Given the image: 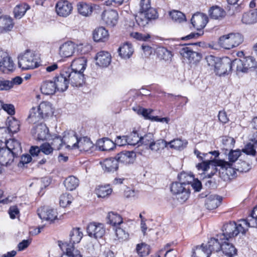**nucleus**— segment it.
Masks as SVG:
<instances>
[{
    "mask_svg": "<svg viewBox=\"0 0 257 257\" xmlns=\"http://www.w3.org/2000/svg\"><path fill=\"white\" fill-rule=\"evenodd\" d=\"M18 65L23 70L34 69L39 66L36 55L33 51L29 49L19 56Z\"/></svg>",
    "mask_w": 257,
    "mask_h": 257,
    "instance_id": "obj_5",
    "label": "nucleus"
},
{
    "mask_svg": "<svg viewBox=\"0 0 257 257\" xmlns=\"http://www.w3.org/2000/svg\"><path fill=\"white\" fill-rule=\"evenodd\" d=\"M101 167L105 172L111 173L116 171L118 168L117 161L115 158H109L100 162Z\"/></svg>",
    "mask_w": 257,
    "mask_h": 257,
    "instance_id": "obj_24",
    "label": "nucleus"
},
{
    "mask_svg": "<svg viewBox=\"0 0 257 257\" xmlns=\"http://www.w3.org/2000/svg\"><path fill=\"white\" fill-rule=\"evenodd\" d=\"M72 10V5L67 1L61 0L56 4V11L60 16L66 17L70 14Z\"/></svg>",
    "mask_w": 257,
    "mask_h": 257,
    "instance_id": "obj_19",
    "label": "nucleus"
},
{
    "mask_svg": "<svg viewBox=\"0 0 257 257\" xmlns=\"http://www.w3.org/2000/svg\"><path fill=\"white\" fill-rule=\"evenodd\" d=\"M103 21L109 27H112L117 24L118 14L116 11H105L102 14Z\"/></svg>",
    "mask_w": 257,
    "mask_h": 257,
    "instance_id": "obj_21",
    "label": "nucleus"
},
{
    "mask_svg": "<svg viewBox=\"0 0 257 257\" xmlns=\"http://www.w3.org/2000/svg\"><path fill=\"white\" fill-rule=\"evenodd\" d=\"M43 115H41L39 111L35 107H33L30 111L28 120L30 123L36 124L41 122L43 119Z\"/></svg>",
    "mask_w": 257,
    "mask_h": 257,
    "instance_id": "obj_38",
    "label": "nucleus"
},
{
    "mask_svg": "<svg viewBox=\"0 0 257 257\" xmlns=\"http://www.w3.org/2000/svg\"><path fill=\"white\" fill-rule=\"evenodd\" d=\"M77 7L78 13L84 17H89L91 15L94 10L91 4L85 2H79Z\"/></svg>",
    "mask_w": 257,
    "mask_h": 257,
    "instance_id": "obj_31",
    "label": "nucleus"
},
{
    "mask_svg": "<svg viewBox=\"0 0 257 257\" xmlns=\"http://www.w3.org/2000/svg\"><path fill=\"white\" fill-rule=\"evenodd\" d=\"M59 245L63 251L60 257H82L80 251L76 248L74 244L66 242Z\"/></svg>",
    "mask_w": 257,
    "mask_h": 257,
    "instance_id": "obj_15",
    "label": "nucleus"
},
{
    "mask_svg": "<svg viewBox=\"0 0 257 257\" xmlns=\"http://www.w3.org/2000/svg\"><path fill=\"white\" fill-rule=\"evenodd\" d=\"M11 134L7 127H0V141L3 142V139H4L6 144L8 141L11 140L10 139H8L11 136Z\"/></svg>",
    "mask_w": 257,
    "mask_h": 257,
    "instance_id": "obj_63",
    "label": "nucleus"
},
{
    "mask_svg": "<svg viewBox=\"0 0 257 257\" xmlns=\"http://www.w3.org/2000/svg\"><path fill=\"white\" fill-rule=\"evenodd\" d=\"M235 140L230 137L224 136L222 139V149L228 151L234 147Z\"/></svg>",
    "mask_w": 257,
    "mask_h": 257,
    "instance_id": "obj_46",
    "label": "nucleus"
},
{
    "mask_svg": "<svg viewBox=\"0 0 257 257\" xmlns=\"http://www.w3.org/2000/svg\"><path fill=\"white\" fill-rule=\"evenodd\" d=\"M170 16L175 22L181 23L186 21L185 15L178 11H173L170 12Z\"/></svg>",
    "mask_w": 257,
    "mask_h": 257,
    "instance_id": "obj_56",
    "label": "nucleus"
},
{
    "mask_svg": "<svg viewBox=\"0 0 257 257\" xmlns=\"http://www.w3.org/2000/svg\"><path fill=\"white\" fill-rule=\"evenodd\" d=\"M76 149L80 151L88 152L93 147V144L90 139L87 137L79 138Z\"/></svg>",
    "mask_w": 257,
    "mask_h": 257,
    "instance_id": "obj_33",
    "label": "nucleus"
},
{
    "mask_svg": "<svg viewBox=\"0 0 257 257\" xmlns=\"http://www.w3.org/2000/svg\"><path fill=\"white\" fill-rule=\"evenodd\" d=\"M76 45L71 42L68 41L62 44L59 49V54L62 58L71 57L74 53Z\"/></svg>",
    "mask_w": 257,
    "mask_h": 257,
    "instance_id": "obj_20",
    "label": "nucleus"
},
{
    "mask_svg": "<svg viewBox=\"0 0 257 257\" xmlns=\"http://www.w3.org/2000/svg\"><path fill=\"white\" fill-rule=\"evenodd\" d=\"M64 184L67 190L73 191L79 186V180L76 177L70 176L66 178Z\"/></svg>",
    "mask_w": 257,
    "mask_h": 257,
    "instance_id": "obj_36",
    "label": "nucleus"
},
{
    "mask_svg": "<svg viewBox=\"0 0 257 257\" xmlns=\"http://www.w3.org/2000/svg\"><path fill=\"white\" fill-rule=\"evenodd\" d=\"M14 27L13 20L10 16L2 15L0 9V33H6L11 31Z\"/></svg>",
    "mask_w": 257,
    "mask_h": 257,
    "instance_id": "obj_17",
    "label": "nucleus"
},
{
    "mask_svg": "<svg viewBox=\"0 0 257 257\" xmlns=\"http://www.w3.org/2000/svg\"><path fill=\"white\" fill-rule=\"evenodd\" d=\"M73 200V197L69 193H64L60 197V205L63 207H66L70 205Z\"/></svg>",
    "mask_w": 257,
    "mask_h": 257,
    "instance_id": "obj_54",
    "label": "nucleus"
},
{
    "mask_svg": "<svg viewBox=\"0 0 257 257\" xmlns=\"http://www.w3.org/2000/svg\"><path fill=\"white\" fill-rule=\"evenodd\" d=\"M154 135L152 133H148L143 136H140V144L147 146L150 148L151 144L154 141Z\"/></svg>",
    "mask_w": 257,
    "mask_h": 257,
    "instance_id": "obj_57",
    "label": "nucleus"
},
{
    "mask_svg": "<svg viewBox=\"0 0 257 257\" xmlns=\"http://www.w3.org/2000/svg\"><path fill=\"white\" fill-rule=\"evenodd\" d=\"M171 191L181 203H184L188 199L190 193V188L179 181L172 184Z\"/></svg>",
    "mask_w": 257,
    "mask_h": 257,
    "instance_id": "obj_7",
    "label": "nucleus"
},
{
    "mask_svg": "<svg viewBox=\"0 0 257 257\" xmlns=\"http://www.w3.org/2000/svg\"><path fill=\"white\" fill-rule=\"evenodd\" d=\"M14 64L8 53L0 48V70L4 73H8L14 70Z\"/></svg>",
    "mask_w": 257,
    "mask_h": 257,
    "instance_id": "obj_11",
    "label": "nucleus"
},
{
    "mask_svg": "<svg viewBox=\"0 0 257 257\" xmlns=\"http://www.w3.org/2000/svg\"><path fill=\"white\" fill-rule=\"evenodd\" d=\"M126 136L128 145L135 146L137 144H140L141 136H140L137 131H134L128 136Z\"/></svg>",
    "mask_w": 257,
    "mask_h": 257,
    "instance_id": "obj_52",
    "label": "nucleus"
},
{
    "mask_svg": "<svg viewBox=\"0 0 257 257\" xmlns=\"http://www.w3.org/2000/svg\"><path fill=\"white\" fill-rule=\"evenodd\" d=\"M229 153L228 154V157L229 162L228 163H230L232 164H234L236 161H237L238 157L241 155L240 150L239 149H237L235 150H233L232 149L228 151Z\"/></svg>",
    "mask_w": 257,
    "mask_h": 257,
    "instance_id": "obj_58",
    "label": "nucleus"
},
{
    "mask_svg": "<svg viewBox=\"0 0 257 257\" xmlns=\"http://www.w3.org/2000/svg\"><path fill=\"white\" fill-rule=\"evenodd\" d=\"M191 22L194 28L201 31L208 23V18L206 14L198 12L193 15Z\"/></svg>",
    "mask_w": 257,
    "mask_h": 257,
    "instance_id": "obj_14",
    "label": "nucleus"
},
{
    "mask_svg": "<svg viewBox=\"0 0 257 257\" xmlns=\"http://www.w3.org/2000/svg\"><path fill=\"white\" fill-rule=\"evenodd\" d=\"M179 181L190 188V184L194 181L193 175L185 172L179 174L178 176Z\"/></svg>",
    "mask_w": 257,
    "mask_h": 257,
    "instance_id": "obj_45",
    "label": "nucleus"
},
{
    "mask_svg": "<svg viewBox=\"0 0 257 257\" xmlns=\"http://www.w3.org/2000/svg\"><path fill=\"white\" fill-rule=\"evenodd\" d=\"M107 218L108 223L114 226L119 225L122 223L121 217L118 214L114 212H109Z\"/></svg>",
    "mask_w": 257,
    "mask_h": 257,
    "instance_id": "obj_43",
    "label": "nucleus"
},
{
    "mask_svg": "<svg viewBox=\"0 0 257 257\" xmlns=\"http://www.w3.org/2000/svg\"><path fill=\"white\" fill-rule=\"evenodd\" d=\"M41 115H43V118L45 119L53 113L51 104L47 101H43L41 102L38 108H36Z\"/></svg>",
    "mask_w": 257,
    "mask_h": 257,
    "instance_id": "obj_32",
    "label": "nucleus"
},
{
    "mask_svg": "<svg viewBox=\"0 0 257 257\" xmlns=\"http://www.w3.org/2000/svg\"><path fill=\"white\" fill-rule=\"evenodd\" d=\"M135 19L137 24L141 27L145 26L150 21L142 11H141L139 14L136 16Z\"/></svg>",
    "mask_w": 257,
    "mask_h": 257,
    "instance_id": "obj_59",
    "label": "nucleus"
},
{
    "mask_svg": "<svg viewBox=\"0 0 257 257\" xmlns=\"http://www.w3.org/2000/svg\"><path fill=\"white\" fill-rule=\"evenodd\" d=\"M210 254L208 252L203 244L200 246H196L192 255L195 257H210Z\"/></svg>",
    "mask_w": 257,
    "mask_h": 257,
    "instance_id": "obj_51",
    "label": "nucleus"
},
{
    "mask_svg": "<svg viewBox=\"0 0 257 257\" xmlns=\"http://www.w3.org/2000/svg\"><path fill=\"white\" fill-rule=\"evenodd\" d=\"M240 220L237 222L234 221L225 223L222 227V233L218 234L220 240H228L229 239L237 236L239 233L245 234V230L243 229Z\"/></svg>",
    "mask_w": 257,
    "mask_h": 257,
    "instance_id": "obj_4",
    "label": "nucleus"
},
{
    "mask_svg": "<svg viewBox=\"0 0 257 257\" xmlns=\"http://www.w3.org/2000/svg\"><path fill=\"white\" fill-rule=\"evenodd\" d=\"M112 192L110 186H99L95 189V193L99 198H104L109 195Z\"/></svg>",
    "mask_w": 257,
    "mask_h": 257,
    "instance_id": "obj_44",
    "label": "nucleus"
},
{
    "mask_svg": "<svg viewBox=\"0 0 257 257\" xmlns=\"http://www.w3.org/2000/svg\"><path fill=\"white\" fill-rule=\"evenodd\" d=\"M226 241H223L221 250L225 255L228 257H232L236 254L237 250L232 244L227 242Z\"/></svg>",
    "mask_w": 257,
    "mask_h": 257,
    "instance_id": "obj_39",
    "label": "nucleus"
},
{
    "mask_svg": "<svg viewBox=\"0 0 257 257\" xmlns=\"http://www.w3.org/2000/svg\"><path fill=\"white\" fill-rule=\"evenodd\" d=\"M56 81H44L41 87V91L45 95L53 94L56 90L55 82Z\"/></svg>",
    "mask_w": 257,
    "mask_h": 257,
    "instance_id": "obj_37",
    "label": "nucleus"
},
{
    "mask_svg": "<svg viewBox=\"0 0 257 257\" xmlns=\"http://www.w3.org/2000/svg\"><path fill=\"white\" fill-rule=\"evenodd\" d=\"M245 64V66L248 70L249 69L251 68H255L257 66V62L256 61L255 58H254L252 56H248L246 57L243 60H242Z\"/></svg>",
    "mask_w": 257,
    "mask_h": 257,
    "instance_id": "obj_64",
    "label": "nucleus"
},
{
    "mask_svg": "<svg viewBox=\"0 0 257 257\" xmlns=\"http://www.w3.org/2000/svg\"><path fill=\"white\" fill-rule=\"evenodd\" d=\"M243 41V38L241 34L229 33L221 36L218 43L221 47L225 49H230L239 46Z\"/></svg>",
    "mask_w": 257,
    "mask_h": 257,
    "instance_id": "obj_6",
    "label": "nucleus"
},
{
    "mask_svg": "<svg viewBox=\"0 0 257 257\" xmlns=\"http://www.w3.org/2000/svg\"><path fill=\"white\" fill-rule=\"evenodd\" d=\"M217 165L221 167L222 170H224L225 174L229 177L235 176L236 171L246 172L251 169V166L249 163L241 160H239L237 163L234 164L223 160H219L217 162Z\"/></svg>",
    "mask_w": 257,
    "mask_h": 257,
    "instance_id": "obj_3",
    "label": "nucleus"
},
{
    "mask_svg": "<svg viewBox=\"0 0 257 257\" xmlns=\"http://www.w3.org/2000/svg\"><path fill=\"white\" fill-rule=\"evenodd\" d=\"M51 146L54 150H59L61 149L64 145L63 139L60 136L55 137L51 142Z\"/></svg>",
    "mask_w": 257,
    "mask_h": 257,
    "instance_id": "obj_61",
    "label": "nucleus"
},
{
    "mask_svg": "<svg viewBox=\"0 0 257 257\" xmlns=\"http://www.w3.org/2000/svg\"><path fill=\"white\" fill-rule=\"evenodd\" d=\"M87 60L84 57L74 59L71 63V68H64L60 72L59 75H56L54 80L63 79L64 80H83L85 79L84 70L86 69Z\"/></svg>",
    "mask_w": 257,
    "mask_h": 257,
    "instance_id": "obj_1",
    "label": "nucleus"
},
{
    "mask_svg": "<svg viewBox=\"0 0 257 257\" xmlns=\"http://www.w3.org/2000/svg\"><path fill=\"white\" fill-rule=\"evenodd\" d=\"M136 157V153L134 151H124L118 153L115 158L117 161V163L130 164L134 162Z\"/></svg>",
    "mask_w": 257,
    "mask_h": 257,
    "instance_id": "obj_23",
    "label": "nucleus"
},
{
    "mask_svg": "<svg viewBox=\"0 0 257 257\" xmlns=\"http://www.w3.org/2000/svg\"><path fill=\"white\" fill-rule=\"evenodd\" d=\"M147 18L149 20L156 19L158 18V15L156 10L151 7L146 10L142 11Z\"/></svg>",
    "mask_w": 257,
    "mask_h": 257,
    "instance_id": "obj_62",
    "label": "nucleus"
},
{
    "mask_svg": "<svg viewBox=\"0 0 257 257\" xmlns=\"http://www.w3.org/2000/svg\"><path fill=\"white\" fill-rule=\"evenodd\" d=\"M205 206L208 210L216 209L221 203L222 198L215 194L206 196Z\"/></svg>",
    "mask_w": 257,
    "mask_h": 257,
    "instance_id": "obj_25",
    "label": "nucleus"
},
{
    "mask_svg": "<svg viewBox=\"0 0 257 257\" xmlns=\"http://www.w3.org/2000/svg\"><path fill=\"white\" fill-rule=\"evenodd\" d=\"M136 250L140 256H145L148 255L150 253V246L145 243L138 244Z\"/></svg>",
    "mask_w": 257,
    "mask_h": 257,
    "instance_id": "obj_53",
    "label": "nucleus"
},
{
    "mask_svg": "<svg viewBox=\"0 0 257 257\" xmlns=\"http://www.w3.org/2000/svg\"><path fill=\"white\" fill-rule=\"evenodd\" d=\"M194 153L200 161H202L201 163H198L196 165V168L198 170L205 171L209 168V165L212 163L214 164V166H218L217 165V162L219 160L215 161L214 159H212L211 158H210V159H205L206 157H204V156L202 155V153L197 149L194 150Z\"/></svg>",
    "mask_w": 257,
    "mask_h": 257,
    "instance_id": "obj_16",
    "label": "nucleus"
},
{
    "mask_svg": "<svg viewBox=\"0 0 257 257\" xmlns=\"http://www.w3.org/2000/svg\"><path fill=\"white\" fill-rule=\"evenodd\" d=\"M114 145L115 144L108 138H104L99 142V149L103 151L112 150Z\"/></svg>",
    "mask_w": 257,
    "mask_h": 257,
    "instance_id": "obj_50",
    "label": "nucleus"
},
{
    "mask_svg": "<svg viewBox=\"0 0 257 257\" xmlns=\"http://www.w3.org/2000/svg\"><path fill=\"white\" fill-rule=\"evenodd\" d=\"M118 52L122 58L127 59L130 58L133 54L134 49L132 44L126 42L118 48Z\"/></svg>",
    "mask_w": 257,
    "mask_h": 257,
    "instance_id": "obj_28",
    "label": "nucleus"
},
{
    "mask_svg": "<svg viewBox=\"0 0 257 257\" xmlns=\"http://www.w3.org/2000/svg\"><path fill=\"white\" fill-rule=\"evenodd\" d=\"M64 145L68 149H76L79 138L73 131H68L64 133L63 137Z\"/></svg>",
    "mask_w": 257,
    "mask_h": 257,
    "instance_id": "obj_12",
    "label": "nucleus"
},
{
    "mask_svg": "<svg viewBox=\"0 0 257 257\" xmlns=\"http://www.w3.org/2000/svg\"><path fill=\"white\" fill-rule=\"evenodd\" d=\"M108 31L103 27H99L94 30L93 34V39L95 42H105L108 38Z\"/></svg>",
    "mask_w": 257,
    "mask_h": 257,
    "instance_id": "obj_30",
    "label": "nucleus"
},
{
    "mask_svg": "<svg viewBox=\"0 0 257 257\" xmlns=\"http://www.w3.org/2000/svg\"><path fill=\"white\" fill-rule=\"evenodd\" d=\"M23 81H0V90H8L14 85H19Z\"/></svg>",
    "mask_w": 257,
    "mask_h": 257,
    "instance_id": "obj_60",
    "label": "nucleus"
},
{
    "mask_svg": "<svg viewBox=\"0 0 257 257\" xmlns=\"http://www.w3.org/2000/svg\"><path fill=\"white\" fill-rule=\"evenodd\" d=\"M232 70H235L236 74L239 76H242L248 72V70L245 64L242 60L235 59L231 61Z\"/></svg>",
    "mask_w": 257,
    "mask_h": 257,
    "instance_id": "obj_27",
    "label": "nucleus"
},
{
    "mask_svg": "<svg viewBox=\"0 0 257 257\" xmlns=\"http://www.w3.org/2000/svg\"><path fill=\"white\" fill-rule=\"evenodd\" d=\"M30 8V6L25 3L17 5L14 9L15 18L18 19H21Z\"/></svg>",
    "mask_w": 257,
    "mask_h": 257,
    "instance_id": "obj_35",
    "label": "nucleus"
},
{
    "mask_svg": "<svg viewBox=\"0 0 257 257\" xmlns=\"http://www.w3.org/2000/svg\"><path fill=\"white\" fill-rule=\"evenodd\" d=\"M83 237V233L80 228H73L70 233V242L73 244L79 243Z\"/></svg>",
    "mask_w": 257,
    "mask_h": 257,
    "instance_id": "obj_41",
    "label": "nucleus"
},
{
    "mask_svg": "<svg viewBox=\"0 0 257 257\" xmlns=\"http://www.w3.org/2000/svg\"><path fill=\"white\" fill-rule=\"evenodd\" d=\"M6 124L9 132L12 134L16 133L19 130L20 124L19 121L12 116L8 117Z\"/></svg>",
    "mask_w": 257,
    "mask_h": 257,
    "instance_id": "obj_42",
    "label": "nucleus"
},
{
    "mask_svg": "<svg viewBox=\"0 0 257 257\" xmlns=\"http://www.w3.org/2000/svg\"><path fill=\"white\" fill-rule=\"evenodd\" d=\"M38 215L42 220L53 221L57 218V212L48 207H43L38 209Z\"/></svg>",
    "mask_w": 257,
    "mask_h": 257,
    "instance_id": "obj_18",
    "label": "nucleus"
},
{
    "mask_svg": "<svg viewBox=\"0 0 257 257\" xmlns=\"http://www.w3.org/2000/svg\"><path fill=\"white\" fill-rule=\"evenodd\" d=\"M224 240H220L217 235L216 237L211 238L207 245L204 246L208 252L211 254L212 252H218L221 249L222 244Z\"/></svg>",
    "mask_w": 257,
    "mask_h": 257,
    "instance_id": "obj_26",
    "label": "nucleus"
},
{
    "mask_svg": "<svg viewBox=\"0 0 257 257\" xmlns=\"http://www.w3.org/2000/svg\"><path fill=\"white\" fill-rule=\"evenodd\" d=\"M96 64L101 67H107L111 63V56L107 51H100L95 56Z\"/></svg>",
    "mask_w": 257,
    "mask_h": 257,
    "instance_id": "obj_22",
    "label": "nucleus"
},
{
    "mask_svg": "<svg viewBox=\"0 0 257 257\" xmlns=\"http://www.w3.org/2000/svg\"><path fill=\"white\" fill-rule=\"evenodd\" d=\"M48 128L42 122L34 125L31 130L33 136L38 141L46 140L48 136Z\"/></svg>",
    "mask_w": 257,
    "mask_h": 257,
    "instance_id": "obj_13",
    "label": "nucleus"
},
{
    "mask_svg": "<svg viewBox=\"0 0 257 257\" xmlns=\"http://www.w3.org/2000/svg\"><path fill=\"white\" fill-rule=\"evenodd\" d=\"M240 223H241L243 229L245 230V234L248 230L249 227H257V218L252 217L251 214L247 219H240Z\"/></svg>",
    "mask_w": 257,
    "mask_h": 257,
    "instance_id": "obj_40",
    "label": "nucleus"
},
{
    "mask_svg": "<svg viewBox=\"0 0 257 257\" xmlns=\"http://www.w3.org/2000/svg\"><path fill=\"white\" fill-rule=\"evenodd\" d=\"M158 57L165 61H170L172 57V52L165 47H160L157 51Z\"/></svg>",
    "mask_w": 257,
    "mask_h": 257,
    "instance_id": "obj_47",
    "label": "nucleus"
},
{
    "mask_svg": "<svg viewBox=\"0 0 257 257\" xmlns=\"http://www.w3.org/2000/svg\"><path fill=\"white\" fill-rule=\"evenodd\" d=\"M208 13L210 17L214 20H222L226 16V12L223 9L217 6L211 7Z\"/></svg>",
    "mask_w": 257,
    "mask_h": 257,
    "instance_id": "obj_29",
    "label": "nucleus"
},
{
    "mask_svg": "<svg viewBox=\"0 0 257 257\" xmlns=\"http://www.w3.org/2000/svg\"><path fill=\"white\" fill-rule=\"evenodd\" d=\"M168 146V142L164 140H159L155 142L154 141L151 144L149 149L152 151L158 152L163 150Z\"/></svg>",
    "mask_w": 257,
    "mask_h": 257,
    "instance_id": "obj_48",
    "label": "nucleus"
},
{
    "mask_svg": "<svg viewBox=\"0 0 257 257\" xmlns=\"http://www.w3.org/2000/svg\"><path fill=\"white\" fill-rule=\"evenodd\" d=\"M241 20L246 24H252L257 22V9L244 13Z\"/></svg>",
    "mask_w": 257,
    "mask_h": 257,
    "instance_id": "obj_34",
    "label": "nucleus"
},
{
    "mask_svg": "<svg viewBox=\"0 0 257 257\" xmlns=\"http://www.w3.org/2000/svg\"><path fill=\"white\" fill-rule=\"evenodd\" d=\"M200 42L187 44L188 46L184 47L180 49V54L184 58H187L190 62L196 63L200 61L201 58V55L193 50L191 48L192 46H197Z\"/></svg>",
    "mask_w": 257,
    "mask_h": 257,
    "instance_id": "obj_8",
    "label": "nucleus"
},
{
    "mask_svg": "<svg viewBox=\"0 0 257 257\" xmlns=\"http://www.w3.org/2000/svg\"><path fill=\"white\" fill-rule=\"evenodd\" d=\"M231 61L228 57H225L217 62L215 71L220 76L228 75L231 71Z\"/></svg>",
    "mask_w": 257,
    "mask_h": 257,
    "instance_id": "obj_9",
    "label": "nucleus"
},
{
    "mask_svg": "<svg viewBox=\"0 0 257 257\" xmlns=\"http://www.w3.org/2000/svg\"><path fill=\"white\" fill-rule=\"evenodd\" d=\"M187 144V141L180 139H175L168 143V146H169L170 148L179 150L184 149Z\"/></svg>",
    "mask_w": 257,
    "mask_h": 257,
    "instance_id": "obj_49",
    "label": "nucleus"
},
{
    "mask_svg": "<svg viewBox=\"0 0 257 257\" xmlns=\"http://www.w3.org/2000/svg\"><path fill=\"white\" fill-rule=\"evenodd\" d=\"M5 146L0 147V163L1 166H8L21 155L22 149L20 143L15 139L8 141Z\"/></svg>",
    "mask_w": 257,
    "mask_h": 257,
    "instance_id": "obj_2",
    "label": "nucleus"
},
{
    "mask_svg": "<svg viewBox=\"0 0 257 257\" xmlns=\"http://www.w3.org/2000/svg\"><path fill=\"white\" fill-rule=\"evenodd\" d=\"M253 143H249L246 144L244 148L242 150V152L245 153L246 155L254 156L256 154L255 149H256L255 146V142L254 139H252Z\"/></svg>",
    "mask_w": 257,
    "mask_h": 257,
    "instance_id": "obj_55",
    "label": "nucleus"
},
{
    "mask_svg": "<svg viewBox=\"0 0 257 257\" xmlns=\"http://www.w3.org/2000/svg\"><path fill=\"white\" fill-rule=\"evenodd\" d=\"M87 232L91 237L100 238L104 235L105 229L103 224L93 222L88 225Z\"/></svg>",
    "mask_w": 257,
    "mask_h": 257,
    "instance_id": "obj_10",
    "label": "nucleus"
}]
</instances>
